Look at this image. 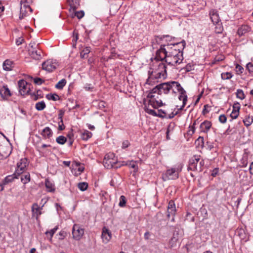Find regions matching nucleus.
Wrapping results in <instances>:
<instances>
[{
    "label": "nucleus",
    "instance_id": "15",
    "mask_svg": "<svg viewBox=\"0 0 253 253\" xmlns=\"http://www.w3.org/2000/svg\"><path fill=\"white\" fill-rule=\"evenodd\" d=\"M112 237L111 232L106 227L102 228L101 238L102 242L105 243H108L111 240Z\"/></svg>",
    "mask_w": 253,
    "mask_h": 253
},
{
    "label": "nucleus",
    "instance_id": "13",
    "mask_svg": "<svg viewBox=\"0 0 253 253\" xmlns=\"http://www.w3.org/2000/svg\"><path fill=\"white\" fill-rule=\"evenodd\" d=\"M28 165V161L26 159H21L20 162L17 164V169L15 170V174L19 175L22 174Z\"/></svg>",
    "mask_w": 253,
    "mask_h": 253
},
{
    "label": "nucleus",
    "instance_id": "29",
    "mask_svg": "<svg viewBox=\"0 0 253 253\" xmlns=\"http://www.w3.org/2000/svg\"><path fill=\"white\" fill-rule=\"evenodd\" d=\"M90 47H85L80 53L81 57L82 58H85L87 57V55L90 52Z\"/></svg>",
    "mask_w": 253,
    "mask_h": 253
},
{
    "label": "nucleus",
    "instance_id": "56",
    "mask_svg": "<svg viewBox=\"0 0 253 253\" xmlns=\"http://www.w3.org/2000/svg\"><path fill=\"white\" fill-rule=\"evenodd\" d=\"M236 107L238 108V111L239 112V110L240 109V105L239 103L234 104L232 111H237Z\"/></svg>",
    "mask_w": 253,
    "mask_h": 253
},
{
    "label": "nucleus",
    "instance_id": "9",
    "mask_svg": "<svg viewBox=\"0 0 253 253\" xmlns=\"http://www.w3.org/2000/svg\"><path fill=\"white\" fill-rule=\"evenodd\" d=\"M177 91L179 92V95L178 96V99L182 101V105L180 107L178 110H182L184 106L186 105L187 101V96L186 95V91L183 88V87L179 84L178 87H177L175 89V91Z\"/></svg>",
    "mask_w": 253,
    "mask_h": 253
},
{
    "label": "nucleus",
    "instance_id": "50",
    "mask_svg": "<svg viewBox=\"0 0 253 253\" xmlns=\"http://www.w3.org/2000/svg\"><path fill=\"white\" fill-rule=\"evenodd\" d=\"M58 129L59 130H63L65 129V126L63 124V120H61V121H60L59 122Z\"/></svg>",
    "mask_w": 253,
    "mask_h": 253
},
{
    "label": "nucleus",
    "instance_id": "27",
    "mask_svg": "<svg viewBox=\"0 0 253 253\" xmlns=\"http://www.w3.org/2000/svg\"><path fill=\"white\" fill-rule=\"evenodd\" d=\"M176 212V208H172V209H168V214L167 216L169 218L170 217V216H172V218L171 219V221H174V216Z\"/></svg>",
    "mask_w": 253,
    "mask_h": 253
},
{
    "label": "nucleus",
    "instance_id": "31",
    "mask_svg": "<svg viewBox=\"0 0 253 253\" xmlns=\"http://www.w3.org/2000/svg\"><path fill=\"white\" fill-rule=\"evenodd\" d=\"M21 180L23 184H26L30 180V175L29 173L22 175L21 176Z\"/></svg>",
    "mask_w": 253,
    "mask_h": 253
},
{
    "label": "nucleus",
    "instance_id": "18",
    "mask_svg": "<svg viewBox=\"0 0 253 253\" xmlns=\"http://www.w3.org/2000/svg\"><path fill=\"white\" fill-rule=\"evenodd\" d=\"M41 134L43 138L49 139L52 136L53 132L50 127L47 126L42 129Z\"/></svg>",
    "mask_w": 253,
    "mask_h": 253
},
{
    "label": "nucleus",
    "instance_id": "26",
    "mask_svg": "<svg viewBox=\"0 0 253 253\" xmlns=\"http://www.w3.org/2000/svg\"><path fill=\"white\" fill-rule=\"evenodd\" d=\"M45 184L47 191L52 192L54 191V184L48 179H47L45 180Z\"/></svg>",
    "mask_w": 253,
    "mask_h": 253
},
{
    "label": "nucleus",
    "instance_id": "5",
    "mask_svg": "<svg viewBox=\"0 0 253 253\" xmlns=\"http://www.w3.org/2000/svg\"><path fill=\"white\" fill-rule=\"evenodd\" d=\"M167 45H162L160 48L156 52V56L154 58L155 62H161L165 60L166 61L167 56Z\"/></svg>",
    "mask_w": 253,
    "mask_h": 253
},
{
    "label": "nucleus",
    "instance_id": "6",
    "mask_svg": "<svg viewBox=\"0 0 253 253\" xmlns=\"http://www.w3.org/2000/svg\"><path fill=\"white\" fill-rule=\"evenodd\" d=\"M58 65V63L55 60L47 59L42 63V69L50 73L53 71Z\"/></svg>",
    "mask_w": 253,
    "mask_h": 253
},
{
    "label": "nucleus",
    "instance_id": "55",
    "mask_svg": "<svg viewBox=\"0 0 253 253\" xmlns=\"http://www.w3.org/2000/svg\"><path fill=\"white\" fill-rule=\"evenodd\" d=\"M199 143V145H200V143H201V146L203 147L204 145V138L203 137L200 136L196 141V143Z\"/></svg>",
    "mask_w": 253,
    "mask_h": 253
},
{
    "label": "nucleus",
    "instance_id": "4",
    "mask_svg": "<svg viewBox=\"0 0 253 253\" xmlns=\"http://www.w3.org/2000/svg\"><path fill=\"white\" fill-rule=\"evenodd\" d=\"M179 83L177 82H170L161 84L158 85L161 90V94H168L171 91L173 93H175V89L178 87Z\"/></svg>",
    "mask_w": 253,
    "mask_h": 253
},
{
    "label": "nucleus",
    "instance_id": "23",
    "mask_svg": "<svg viewBox=\"0 0 253 253\" xmlns=\"http://www.w3.org/2000/svg\"><path fill=\"white\" fill-rule=\"evenodd\" d=\"M13 62L6 60L3 63V68L5 71H10L13 68Z\"/></svg>",
    "mask_w": 253,
    "mask_h": 253
},
{
    "label": "nucleus",
    "instance_id": "36",
    "mask_svg": "<svg viewBox=\"0 0 253 253\" xmlns=\"http://www.w3.org/2000/svg\"><path fill=\"white\" fill-rule=\"evenodd\" d=\"M78 187L82 191H85L88 187V184L86 182H80L78 184Z\"/></svg>",
    "mask_w": 253,
    "mask_h": 253
},
{
    "label": "nucleus",
    "instance_id": "22",
    "mask_svg": "<svg viewBox=\"0 0 253 253\" xmlns=\"http://www.w3.org/2000/svg\"><path fill=\"white\" fill-rule=\"evenodd\" d=\"M251 28L248 25H243L238 29L237 33L240 37L244 35L246 33L250 31Z\"/></svg>",
    "mask_w": 253,
    "mask_h": 253
},
{
    "label": "nucleus",
    "instance_id": "64",
    "mask_svg": "<svg viewBox=\"0 0 253 253\" xmlns=\"http://www.w3.org/2000/svg\"><path fill=\"white\" fill-rule=\"evenodd\" d=\"M250 173L253 174V162L252 163L250 167Z\"/></svg>",
    "mask_w": 253,
    "mask_h": 253
},
{
    "label": "nucleus",
    "instance_id": "8",
    "mask_svg": "<svg viewBox=\"0 0 253 253\" xmlns=\"http://www.w3.org/2000/svg\"><path fill=\"white\" fill-rule=\"evenodd\" d=\"M19 92L21 95L29 93L31 84L28 83L24 80H20L18 82Z\"/></svg>",
    "mask_w": 253,
    "mask_h": 253
},
{
    "label": "nucleus",
    "instance_id": "59",
    "mask_svg": "<svg viewBox=\"0 0 253 253\" xmlns=\"http://www.w3.org/2000/svg\"><path fill=\"white\" fill-rule=\"evenodd\" d=\"M24 40L22 38H19L16 41V43L17 45H19L21 44L23 42Z\"/></svg>",
    "mask_w": 253,
    "mask_h": 253
},
{
    "label": "nucleus",
    "instance_id": "34",
    "mask_svg": "<svg viewBox=\"0 0 253 253\" xmlns=\"http://www.w3.org/2000/svg\"><path fill=\"white\" fill-rule=\"evenodd\" d=\"M46 97L48 100H52L53 101H56L59 99V96L55 93L48 94L46 95Z\"/></svg>",
    "mask_w": 253,
    "mask_h": 253
},
{
    "label": "nucleus",
    "instance_id": "1",
    "mask_svg": "<svg viewBox=\"0 0 253 253\" xmlns=\"http://www.w3.org/2000/svg\"><path fill=\"white\" fill-rule=\"evenodd\" d=\"M183 40L180 42L168 44L167 45V56L166 62L171 66H176L181 63L183 59L182 50L185 45Z\"/></svg>",
    "mask_w": 253,
    "mask_h": 253
},
{
    "label": "nucleus",
    "instance_id": "49",
    "mask_svg": "<svg viewBox=\"0 0 253 253\" xmlns=\"http://www.w3.org/2000/svg\"><path fill=\"white\" fill-rule=\"evenodd\" d=\"M34 82L36 84H37L38 85H41L42 84V83L44 82V81L40 78H36L34 80Z\"/></svg>",
    "mask_w": 253,
    "mask_h": 253
},
{
    "label": "nucleus",
    "instance_id": "20",
    "mask_svg": "<svg viewBox=\"0 0 253 253\" xmlns=\"http://www.w3.org/2000/svg\"><path fill=\"white\" fill-rule=\"evenodd\" d=\"M0 94L3 99H6L11 96V93L6 85H4L0 89Z\"/></svg>",
    "mask_w": 253,
    "mask_h": 253
},
{
    "label": "nucleus",
    "instance_id": "7",
    "mask_svg": "<svg viewBox=\"0 0 253 253\" xmlns=\"http://www.w3.org/2000/svg\"><path fill=\"white\" fill-rule=\"evenodd\" d=\"M84 230L80 225L75 224L72 227V234L73 238L76 240H80L84 235Z\"/></svg>",
    "mask_w": 253,
    "mask_h": 253
},
{
    "label": "nucleus",
    "instance_id": "40",
    "mask_svg": "<svg viewBox=\"0 0 253 253\" xmlns=\"http://www.w3.org/2000/svg\"><path fill=\"white\" fill-rule=\"evenodd\" d=\"M126 204V198L125 196L122 195L120 198L119 206L121 207H124Z\"/></svg>",
    "mask_w": 253,
    "mask_h": 253
},
{
    "label": "nucleus",
    "instance_id": "38",
    "mask_svg": "<svg viewBox=\"0 0 253 253\" xmlns=\"http://www.w3.org/2000/svg\"><path fill=\"white\" fill-rule=\"evenodd\" d=\"M58 228V226H56L54 228L51 229L50 230L47 231L45 232V234L46 235H48V234L50 235V240H51L52 236H53V235L54 234L55 232L57 231Z\"/></svg>",
    "mask_w": 253,
    "mask_h": 253
},
{
    "label": "nucleus",
    "instance_id": "46",
    "mask_svg": "<svg viewBox=\"0 0 253 253\" xmlns=\"http://www.w3.org/2000/svg\"><path fill=\"white\" fill-rule=\"evenodd\" d=\"M246 68L250 73H253V64L252 63H248L246 65Z\"/></svg>",
    "mask_w": 253,
    "mask_h": 253
},
{
    "label": "nucleus",
    "instance_id": "14",
    "mask_svg": "<svg viewBox=\"0 0 253 253\" xmlns=\"http://www.w3.org/2000/svg\"><path fill=\"white\" fill-rule=\"evenodd\" d=\"M32 11L31 7L28 4L27 2L24 1L22 2V1H21V8L20 11V18H23L24 16H26V15L28 12H31Z\"/></svg>",
    "mask_w": 253,
    "mask_h": 253
},
{
    "label": "nucleus",
    "instance_id": "42",
    "mask_svg": "<svg viewBox=\"0 0 253 253\" xmlns=\"http://www.w3.org/2000/svg\"><path fill=\"white\" fill-rule=\"evenodd\" d=\"M236 95H237V98H238L241 100H243V99H244L245 97L243 91L240 89H237Z\"/></svg>",
    "mask_w": 253,
    "mask_h": 253
},
{
    "label": "nucleus",
    "instance_id": "58",
    "mask_svg": "<svg viewBox=\"0 0 253 253\" xmlns=\"http://www.w3.org/2000/svg\"><path fill=\"white\" fill-rule=\"evenodd\" d=\"M39 92H41V91L38 90V91H37L36 94L34 93L32 95L34 97H33L34 100H38L39 98V96L40 95V94H39Z\"/></svg>",
    "mask_w": 253,
    "mask_h": 253
},
{
    "label": "nucleus",
    "instance_id": "62",
    "mask_svg": "<svg viewBox=\"0 0 253 253\" xmlns=\"http://www.w3.org/2000/svg\"><path fill=\"white\" fill-rule=\"evenodd\" d=\"M150 234L149 232H146L144 234V239L145 240H148L149 239Z\"/></svg>",
    "mask_w": 253,
    "mask_h": 253
},
{
    "label": "nucleus",
    "instance_id": "52",
    "mask_svg": "<svg viewBox=\"0 0 253 253\" xmlns=\"http://www.w3.org/2000/svg\"><path fill=\"white\" fill-rule=\"evenodd\" d=\"M236 69L238 74H241L243 73L244 68L239 64H237L236 66Z\"/></svg>",
    "mask_w": 253,
    "mask_h": 253
},
{
    "label": "nucleus",
    "instance_id": "19",
    "mask_svg": "<svg viewBox=\"0 0 253 253\" xmlns=\"http://www.w3.org/2000/svg\"><path fill=\"white\" fill-rule=\"evenodd\" d=\"M211 20L213 24H217L219 21V17L216 10L212 9L210 12Z\"/></svg>",
    "mask_w": 253,
    "mask_h": 253
},
{
    "label": "nucleus",
    "instance_id": "63",
    "mask_svg": "<svg viewBox=\"0 0 253 253\" xmlns=\"http://www.w3.org/2000/svg\"><path fill=\"white\" fill-rule=\"evenodd\" d=\"M241 201H242V198H240V197H239L238 198L237 200L235 202V203L236 204L237 207H238V206H239Z\"/></svg>",
    "mask_w": 253,
    "mask_h": 253
},
{
    "label": "nucleus",
    "instance_id": "41",
    "mask_svg": "<svg viewBox=\"0 0 253 253\" xmlns=\"http://www.w3.org/2000/svg\"><path fill=\"white\" fill-rule=\"evenodd\" d=\"M126 165L129 166L130 168L134 169L135 171L137 170V166L136 162H134L133 161H128L126 164Z\"/></svg>",
    "mask_w": 253,
    "mask_h": 253
},
{
    "label": "nucleus",
    "instance_id": "21",
    "mask_svg": "<svg viewBox=\"0 0 253 253\" xmlns=\"http://www.w3.org/2000/svg\"><path fill=\"white\" fill-rule=\"evenodd\" d=\"M211 126V122L206 121L203 122L200 125L201 130L204 132H207Z\"/></svg>",
    "mask_w": 253,
    "mask_h": 253
},
{
    "label": "nucleus",
    "instance_id": "10",
    "mask_svg": "<svg viewBox=\"0 0 253 253\" xmlns=\"http://www.w3.org/2000/svg\"><path fill=\"white\" fill-rule=\"evenodd\" d=\"M181 170V168L179 167L170 168L167 170L166 176L168 179H176L178 178Z\"/></svg>",
    "mask_w": 253,
    "mask_h": 253
},
{
    "label": "nucleus",
    "instance_id": "24",
    "mask_svg": "<svg viewBox=\"0 0 253 253\" xmlns=\"http://www.w3.org/2000/svg\"><path fill=\"white\" fill-rule=\"evenodd\" d=\"M18 176V175L17 174H15V173L12 175L7 176L3 181V184L5 185L12 181L14 178H17Z\"/></svg>",
    "mask_w": 253,
    "mask_h": 253
},
{
    "label": "nucleus",
    "instance_id": "61",
    "mask_svg": "<svg viewBox=\"0 0 253 253\" xmlns=\"http://www.w3.org/2000/svg\"><path fill=\"white\" fill-rule=\"evenodd\" d=\"M178 113V112L177 111L176 112H175V113H171V114H169V116L168 117H167V118H169V119H172L175 116H176Z\"/></svg>",
    "mask_w": 253,
    "mask_h": 253
},
{
    "label": "nucleus",
    "instance_id": "35",
    "mask_svg": "<svg viewBox=\"0 0 253 253\" xmlns=\"http://www.w3.org/2000/svg\"><path fill=\"white\" fill-rule=\"evenodd\" d=\"M70 6L73 8H76L80 4V0H69Z\"/></svg>",
    "mask_w": 253,
    "mask_h": 253
},
{
    "label": "nucleus",
    "instance_id": "37",
    "mask_svg": "<svg viewBox=\"0 0 253 253\" xmlns=\"http://www.w3.org/2000/svg\"><path fill=\"white\" fill-rule=\"evenodd\" d=\"M57 236H58L59 240H63L67 236V233L65 231L61 230L57 234Z\"/></svg>",
    "mask_w": 253,
    "mask_h": 253
},
{
    "label": "nucleus",
    "instance_id": "45",
    "mask_svg": "<svg viewBox=\"0 0 253 253\" xmlns=\"http://www.w3.org/2000/svg\"><path fill=\"white\" fill-rule=\"evenodd\" d=\"M84 15V12L83 10L78 11L75 12V16H76L78 19H80L83 18Z\"/></svg>",
    "mask_w": 253,
    "mask_h": 253
},
{
    "label": "nucleus",
    "instance_id": "47",
    "mask_svg": "<svg viewBox=\"0 0 253 253\" xmlns=\"http://www.w3.org/2000/svg\"><path fill=\"white\" fill-rule=\"evenodd\" d=\"M177 238L174 237V236L171 239V240L169 241V244L171 247L174 246L175 244L177 242Z\"/></svg>",
    "mask_w": 253,
    "mask_h": 253
},
{
    "label": "nucleus",
    "instance_id": "25",
    "mask_svg": "<svg viewBox=\"0 0 253 253\" xmlns=\"http://www.w3.org/2000/svg\"><path fill=\"white\" fill-rule=\"evenodd\" d=\"M92 134L91 132L84 130L81 135V138L84 140H87L88 139L92 137Z\"/></svg>",
    "mask_w": 253,
    "mask_h": 253
},
{
    "label": "nucleus",
    "instance_id": "17",
    "mask_svg": "<svg viewBox=\"0 0 253 253\" xmlns=\"http://www.w3.org/2000/svg\"><path fill=\"white\" fill-rule=\"evenodd\" d=\"M42 208V206L40 207L37 203H34L32 206V211L33 212V216L36 217V219H38L39 216L41 215V210Z\"/></svg>",
    "mask_w": 253,
    "mask_h": 253
},
{
    "label": "nucleus",
    "instance_id": "43",
    "mask_svg": "<svg viewBox=\"0 0 253 253\" xmlns=\"http://www.w3.org/2000/svg\"><path fill=\"white\" fill-rule=\"evenodd\" d=\"M237 111H232L231 113L230 114V117L232 119H236L239 116V112L238 111V108L236 107Z\"/></svg>",
    "mask_w": 253,
    "mask_h": 253
},
{
    "label": "nucleus",
    "instance_id": "16",
    "mask_svg": "<svg viewBox=\"0 0 253 253\" xmlns=\"http://www.w3.org/2000/svg\"><path fill=\"white\" fill-rule=\"evenodd\" d=\"M29 54L31 57L35 60H40L42 58V50L39 48L29 49Z\"/></svg>",
    "mask_w": 253,
    "mask_h": 253
},
{
    "label": "nucleus",
    "instance_id": "33",
    "mask_svg": "<svg viewBox=\"0 0 253 253\" xmlns=\"http://www.w3.org/2000/svg\"><path fill=\"white\" fill-rule=\"evenodd\" d=\"M56 141L59 144L63 145L67 141V138L64 136L60 135L56 138Z\"/></svg>",
    "mask_w": 253,
    "mask_h": 253
},
{
    "label": "nucleus",
    "instance_id": "28",
    "mask_svg": "<svg viewBox=\"0 0 253 253\" xmlns=\"http://www.w3.org/2000/svg\"><path fill=\"white\" fill-rule=\"evenodd\" d=\"M46 107L44 101L37 102L36 104L35 108L38 111L43 110Z\"/></svg>",
    "mask_w": 253,
    "mask_h": 253
},
{
    "label": "nucleus",
    "instance_id": "48",
    "mask_svg": "<svg viewBox=\"0 0 253 253\" xmlns=\"http://www.w3.org/2000/svg\"><path fill=\"white\" fill-rule=\"evenodd\" d=\"M227 118L224 115H221L219 117V121L220 123L224 124L226 122Z\"/></svg>",
    "mask_w": 253,
    "mask_h": 253
},
{
    "label": "nucleus",
    "instance_id": "11",
    "mask_svg": "<svg viewBox=\"0 0 253 253\" xmlns=\"http://www.w3.org/2000/svg\"><path fill=\"white\" fill-rule=\"evenodd\" d=\"M114 157L113 153H109L105 156L103 163L106 168L111 169L115 164L116 161L113 159Z\"/></svg>",
    "mask_w": 253,
    "mask_h": 253
},
{
    "label": "nucleus",
    "instance_id": "30",
    "mask_svg": "<svg viewBox=\"0 0 253 253\" xmlns=\"http://www.w3.org/2000/svg\"><path fill=\"white\" fill-rule=\"evenodd\" d=\"M66 84V80L65 79H63L57 83L55 85V87L58 89H62Z\"/></svg>",
    "mask_w": 253,
    "mask_h": 253
},
{
    "label": "nucleus",
    "instance_id": "32",
    "mask_svg": "<svg viewBox=\"0 0 253 253\" xmlns=\"http://www.w3.org/2000/svg\"><path fill=\"white\" fill-rule=\"evenodd\" d=\"M243 122L246 126H249L253 123V118L250 116H247L243 120Z\"/></svg>",
    "mask_w": 253,
    "mask_h": 253
},
{
    "label": "nucleus",
    "instance_id": "39",
    "mask_svg": "<svg viewBox=\"0 0 253 253\" xmlns=\"http://www.w3.org/2000/svg\"><path fill=\"white\" fill-rule=\"evenodd\" d=\"M233 75L230 72L222 73L221 75L222 79L228 80L232 77Z\"/></svg>",
    "mask_w": 253,
    "mask_h": 253
},
{
    "label": "nucleus",
    "instance_id": "57",
    "mask_svg": "<svg viewBox=\"0 0 253 253\" xmlns=\"http://www.w3.org/2000/svg\"><path fill=\"white\" fill-rule=\"evenodd\" d=\"M206 145L207 149H209L210 150H211L213 148V144L210 142H207Z\"/></svg>",
    "mask_w": 253,
    "mask_h": 253
},
{
    "label": "nucleus",
    "instance_id": "3",
    "mask_svg": "<svg viewBox=\"0 0 253 253\" xmlns=\"http://www.w3.org/2000/svg\"><path fill=\"white\" fill-rule=\"evenodd\" d=\"M161 94V90L158 85L154 87L148 94L147 97L149 98L148 105L152 106L153 108L160 107L162 105L161 100H157L158 95Z\"/></svg>",
    "mask_w": 253,
    "mask_h": 253
},
{
    "label": "nucleus",
    "instance_id": "12",
    "mask_svg": "<svg viewBox=\"0 0 253 253\" xmlns=\"http://www.w3.org/2000/svg\"><path fill=\"white\" fill-rule=\"evenodd\" d=\"M200 160V156H194L191 159H190L189 162L188 170L192 171L198 170V163Z\"/></svg>",
    "mask_w": 253,
    "mask_h": 253
},
{
    "label": "nucleus",
    "instance_id": "44",
    "mask_svg": "<svg viewBox=\"0 0 253 253\" xmlns=\"http://www.w3.org/2000/svg\"><path fill=\"white\" fill-rule=\"evenodd\" d=\"M145 110L147 113H148L150 115H153L154 116H157V113L155 112V110L153 109L146 108L145 109Z\"/></svg>",
    "mask_w": 253,
    "mask_h": 253
},
{
    "label": "nucleus",
    "instance_id": "53",
    "mask_svg": "<svg viewBox=\"0 0 253 253\" xmlns=\"http://www.w3.org/2000/svg\"><path fill=\"white\" fill-rule=\"evenodd\" d=\"M157 116H159L161 118L167 117L166 115V113L162 110H158V114H157Z\"/></svg>",
    "mask_w": 253,
    "mask_h": 253
},
{
    "label": "nucleus",
    "instance_id": "54",
    "mask_svg": "<svg viewBox=\"0 0 253 253\" xmlns=\"http://www.w3.org/2000/svg\"><path fill=\"white\" fill-rule=\"evenodd\" d=\"M175 208V205L174 201L172 200H170L169 203L168 209H171V208L172 209V208Z\"/></svg>",
    "mask_w": 253,
    "mask_h": 253
},
{
    "label": "nucleus",
    "instance_id": "2",
    "mask_svg": "<svg viewBox=\"0 0 253 253\" xmlns=\"http://www.w3.org/2000/svg\"><path fill=\"white\" fill-rule=\"evenodd\" d=\"M166 65L161 62H154L151 65L149 71V80H156L160 81L166 79L167 77Z\"/></svg>",
    "mask_w": 253,
    "mask_h": 253
},
{
    "label": "nucleus",
    "instance_id": "60",
    "mask_svg": "<svg viewBox=\"0 0 253 253\" xmlns=\"http://www.w3.org/2000/svg\"><path fill=\"white\" fill-rule=\"evenodd\" d=\"M204 161L203 160L201 161L199 163V165L198 166V170L199 171L202 170V167L204 166Z\"/></svg>",
    "mask_w": 253,
    "mask_h": 253
},
{
    "label": "nucleus",
    "instance_id": "51",
    "mask_svg": "<svg viewBox=\"0 0 253 253\" xmlns=\"http://www.w3.org/2000/svg\"><path fill=\"white\" fill-rule=\"evenodd\" d=\"M130 145V143L128 140H125L122 143V148L123 149H126Z\"/></svg>",
    "mask_w": 253,
    "mask_h": 253
}]
</instances>
